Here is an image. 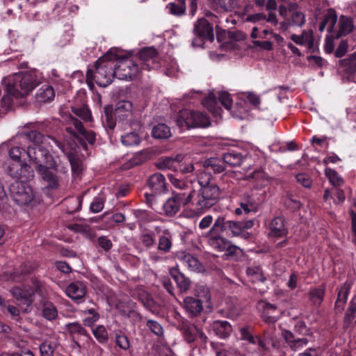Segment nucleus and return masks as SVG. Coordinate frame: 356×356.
Instances as JSON below:
<instances>
[{
	"label": "nucleus",
	"mask_w": 356,
	"mask_h": 356,
	"mask_svg": "<svg viewBox=\"0 0 356 356\" xmlns=\"http://www.w3.org/2000/svg\"><path fill=\"white\" fill-rule=\"evenodd\" d=\"M225 217L223 216H219L215 220L214 223L213 224L211 228L207 233L209 235L211 234H221L224 231L227 229V223Z\"/></svg>",
	"instance_id": "nucleus-40"
},
{
	"label": "nucleus",
	"mask_w": 356,
	"mask_h": 356,
	"mask_svg": "<svg viewBox=\"0 0 356 356\" xmlns=\"http://www.w3.org/2000/svg\"><path fill=\"white\" fill-rule=\"evenodd\" d=\"M198 184L200 188L211 187L212 185H216V184L211 183V175L210 172L200 171L197 176Z\"/></svg>",
	"instance_id": "nucleus-56"
},
{
	"label": "nucleus",
	"mask_w": 356,
	"mask_h": 356,
	"mask_svg": "<svg viewBox=\"0 0 356 356\" xmlns=\"http://www.w3.org/2000/svg\"><path fill=\"white\" fill-rule=\"evenodd\" d=\"M138 56L141 63V68L143 70H149L150 69L157 67L158 54L154 47H147L142 49Z\"/></svg>",
	"instance_id": "nucleus-9"
},
{
	"label": "nucleus",
	"mask_w": 356,
	"mask_h": 356,
	"mask_svg": "<svg viewBox=\"0 0 356 356\" xmlns=\"http://www.w3.org/2000/svg\"><path fill=\"white\" fill-rule=\"evenodd\" d=\"M356 319V296L350 302V305L346 312L344 321L346 323L350 324Z\"/></svg>",
	"instance_id": "nucleus-48"
},
{
	"label": "nucleus",
	"mask_w": 356,
	"mask_h": 356,
	"mask_svg": "<svg viewBox=\"0 0 356 356\" xmlns=\"http://www.w3.org/2000/svg\"><path fill=\"white\" fill-rule=\"evenodd\" d=\"M13 297L29 307L33 301L34 292L31 288L14 286L10 289Z\"/></svg>",
	"instance_id": "nucleus-13"
},
{
	"label": "nucleus",
	"mask_w": 356,
	"mask_h": 356,
	"mask_svg": "<svg viewBox=\"0 0 356 356\" xmlns=\"http://www.w3.org/2000/svg\"><path fill=\"white\" fill-rule=\"evenodd\" d=\"M133 112V104L130 101L122 100L119 101L115 106L113 115L115 120L112 118V113L108 112V109L105 110V116L106 124H105L108 129H113L115 127L116 121H124L130 118Z\"/></svg>",
	"instance_id": "nucleus-5"
},
{
	"label": "nucleus",
	"mask_w": 356,
	"mask_h": 356,
	"mask_svg": "<svg viewBox=\"0 0 356 356\" xmlns=\"http://www.w3.org/2000/svg\"><path fill=\"white\" fill-rule=\"evenodd\" d=\"M240 207L235 209L236 215L242 213L248 214L251 212L256 213L258 210L257 203L254 198L248 193H245L241 196L239 199Z\"/></svg>",
	"instance_id": "nucleus-14"
},
{
	"label": "nucleus",
	"mask_w": 356,
	"mask_h": 356,
	"mask_svg": "<svg viewBox=\"0 0 356 356\" xmlns=\"http://www.w3.org/2000/svg\"><path fill=\"white\" fill-rule=\"evenodd\" d=\"M325 293V286H320L318 287L311 288L308 293L309 300L314 306L318 307L323 301Z\"/></svg>",
	"instance_id": "nucleus-28"
},
{
	"label": "nucleus",
	"mask_w": 356,
	"mask_h": 356,
	"mask_svg": "<svg viewBox=\"0 0 356 356\" xmlns=\"http://www.w3.org/2000/svg\"><path fill=\"white\" fill-rule=\"evenodd\" d=\"M202 104L203 106L209 110L214 116L217 117L220 115L221 109L217 107L218 102L213 93H209V95L202 100Z\"/></svg>",
	"instance_id": "nucleus-35"
},
{
	"label": "nucleus",
	"mask_w": 356,
	"mask_h": 356,
	"mask_svg": "<svg viewBox=\"0 0 356 356\" xmlns=\"http://www.w3.org/2000/svg\"><path fill=\"white\" fill-rule=\"evenodd\" d=\"M209 118L205 113L199 111H194V120H193L192 128H204L210 125Z\"/></svg>",
	"instance_id": "nucleus-41"
},
{
	"label": "nucleus",
	"mask_w": 356,
	"mask_h": 356,
	"mask_svg": "<svg viewBox=\"0 0 356 356\" xmlns=\"http://www.w3.org/2000/svg\"><path fill=\"white\" fill-rule=\"evenodd\" d=\"M208 245L214 250L218 252H225V248L228 244L229 240L223 237L221 234H206Z\"/></svg>",
	"instance_id": "nucleus-22"
},
{
	"label": "nucleus",
	"mask_w": 356,
	"mask_h": 356,
	"mask_svg": "<svg viewBox=\"0 0 356 356\" xmlns=\"http://www.w3.org/2000/svg\"><path fill=\"white\" fill-rule=\"evenodd\" d=\"M140 241L146 248L153 247L156 243L155 234L153 232H147L140 235Z\"/></svg>",
	"instance_id": "nucleus-52"
},
{
	"label": "nucleus",
	"mask_w": 356,
	"mask_h": 356,
	"mask_svg": "<svg viewBox=\"0 0 356 356\" xmlns=\"http://www.w3.org/2000/svg\"><path fill=\"white\" fill-rule=\"evenodd\" d=\"M282 314L281 309H277L275 305L266 303L264 307L262 318L267 323H274L280 319Z\"/></svg>",
	"instance_id": "nucleus-21"
},
{
	"label": "nucleus",
	"mask_w": 356,
	"mask_h": 356,
	"mask_svg": "<svg viewBox=\"0 0 356 356\" xmlns=\"http://www.w3.org/2000/svg\"><path fill=\"white\" fill-rule=\"evenodd\" d=\"M13 200L18 204L26 205L34 198V193L30 185L24 181L15 180L9 187Z\"/></svg>",
	"instance_id": "nucleus-6"
},
{
	"label": "nucleus",
	"mask_w": 356,
	"mask_h": 356,
	"mask_svg": "<svg viewBox=\"0 0 356 356\" xmlns=\"http://www.w3.org/2000/svg\"><path fill=\"white\" fill-rule=\"evenodd\" d=\"M212 329L216 334L221 339H226L229 337L232 332V327L226 321H215L212 324Z\"/></svg>",
	"instance_id": "nucleus-25"
},
{
	"label": "nucleus",
	"mask_w": 356,
	"mask_h": 356,
	"mask_svg": "<svg viewBox=\"0 0 356 356\" xmlns=\"http://www.w3.org/2000/svg\"><path fill=\"white\" fill-rule=\"evenodd\" d=\"M246 273L250 280L254 283L264 282L266 280L262 270L259 266H253L248 268Z\"/></svg>",
	"instance_id": "nucleus-43"
},
{
	"label": "nucleus",
	"mask_w": 356,
	"mask_h": 356,
	"mask_svg": "<svg viewBox=\"0 0 356 356\" xmlns=\"http://www.w3.org/2000/svg\"><path fill=\"white\" fill-rule=\"evenodd\" d=\"M339 29L337 38L346 35L351 33L354 28L353 19L350 17L341 15L339 22Z\"/></svg>",
	"instance_id": "nucleus-30"
},
{
	"label": "nucleus",
	"mask_w": 356,
	"mask_h": 356,
	"mask_svg": "<svg viewBox=\"0 0 356 356\" xmlns=\"http://www.w3.org/2000/svg\"><path fill=\"white\" fill-rule=\"evenodd\" d=\"M117 60V54L113 50L99 58L95 65V71L88 70L86 74L88 83L95 80L96 83L101 87H106L113 81L115 73L113 72L114 61Z\"/></svg>",
	"instance_id": "nucleus-3"
},
{
	"label": "nucleus",
	"mask_w": 356,
	"mask_h": 356,
	"mask_svg": "<svg viewBox=\"0 0 356 356\" xmlns=\"http://www.w3.org/2000/svg\"><path fill=\"white\" fill-rule=\"evenodd\" d=\"M282 337L288 346L294 351L302 349L309 342L306 337H296L295 334L289 330H284L282 332Z\"/></svg>",
	"instance_id": "nucleus-15"
},
{
	"label": "nucleus",
	"mask_w": 356,
	"mask_h": 356,
	"mask_svg": "<svg viewBox=\"0 0 356 356\" xmlns=\"http://www.w3.org/2000/svg\"><path fill=\"white\" fill-rule=\"evenodd\" d=\"M325 174L326 177L328 178L330 182L334 187H338L343 185V179L338 175V173L335 170L331 168H325Z\"/></svg>",
	"instance_id": "nucleus-50"
},
{
	"label": "nucleus",
	"mask_w": 356,
	"mask_h": 356,
	"mask_svg": "<svg viewBox=\"0 0 356 356\" xmlns=\"http://www.w3.org/2000/svg\"><path fill=\"white\" fill-rule=\"evenodd\" d=\"M193 33L200 38L207 39L209 41H213L214 38L213 27L204 18L199 19L195 22Z\"/></svg>",
	"instance_id": "nucleus-11"
},
{
	"label": "nucleus",
	"mask_w": 356,
	"mask_h": 356,
	"mask_svg": "<svg viewBox=\"0 0 356 356\" xmlns=\"http://www.w3.org/2000/svg\"><path fill=\"white\" fill-rule=\"evenodd\" d=\"M22 164V163L18 161L8 163L6 167V170L11 177L19 180Z\"/></svg>",
	"instance_id": "nucleus-54"
},
{
	"label": "nucleus",
	"mask_w": 356,
	"mask_h": 356,
	"mask_svg": "<svg viewBox=\"0 0 356 356\" xmlns=\"http://www.w3.org/2000/svg\"><path fill=\"white\" fill-rule=\"evenodd\" d=\"M105 199L102 196L95 197L90 204V210L92 212L97 213L100 212L104 205Z\"/></svg>",
	"instance_id": "nucleus-64"
},
{
	"label": "nucleus",
	"mask_w": 356,
	"mask_h": 356,
	"mask_svg": "<svg viewBox=\"0 0 356 356\" xmlns=\"http://www.w3.org/2000/svg\"><path fill=\"white\" fill-rule=\"evenodd\" d=\"M140 137L135 132H130L121 137V142L125 146H135L140 143Z\"/></svg>",
	"instance_id": "nucleus-47"
},
{
	"label": "nucleus",
	"mask_w": 356,
	"mask_h": 356,
	"mask_svg": "<svg viewBox=\"0 0 356 356\" xmlns=\"http://www.w3.org/2000/svg\"><path fill=\"white\" fill-rule=\"evenodd\" d=\"M256 188H262L269 182V177L262 170H254L250 175Z\"/></svg>",
	"instance_id": "nucleus-33"
},
{
	"label": "nucleus",
	"mask_w": 356,
	"mask_h": 356,
	"mask_svg": "<svg viewBox=\"0 0 356 356\" xmlns=\"http://www.w3.org/2000/svg\"><path fill=\"white\" fill-rule=\"evenodd\" d=\"M178 3H170L167 8L171 14L176 16H181L186 13L185 0H177Z\"/></svg>",
	"instance_id": "nucleus-46"
},
{
	"label": "nucleus",
	"mask_w": 356,
	"mask_h": 356,
	"mask_svg": "<svg viewBox=\"0 0 356 356\" xmlns=\"http://www.w3.org/2000/svg\"><path fill=\"white\" fill-rule=\"evenodd\" d=\"M13 140L17 145L10 148L8 152L9 156L13 161L21 162L22 156L26 154V151L25 150L26 143H22L21 144L16 143L15 137Z\"/></svg>",
	"instance_id": "nucleus-37"
},
{
	"label": "nucleus",
	"mask_w": 356,
	"mask_h": 356,
	"mask_svg": "<svg viewBox=\"0 0 356 356\" xmlns=\"http://www.w3.org/2000/svg\"><path fill=\"white\" fill-rule=\"evenodd\" d=\"M183 306L187 314L191 317L199 315L203 309L202 300L191 296L184 298Z\"/></svg>",
	"instance_id": "nucleus-18"
},
{
	"label": "nucleus",
	"mask_w": 356,
	"mask_h": 356,
	"mask_svg": "<svg viewBox=\"0 0 356 356\" xmlns=\"http://www.w3.org/2000/svg\"><path fill=\"white\" fill-rule=\"evenodd\" d=\"M95 339L101 343H105L108 340V334L106 327L99 325L92 330Z\"/></svg>",
	"instance_id": "nucleus-49"
},
{
	"label": "nucleus",
	"mask_w": 356,
	"mask_h": 356,
	"mask_svg": "<svg viewBox=\"0 0 356 356\" xmlns=\"http://www.w3.org/2000/svg\"><path fill=\"white\" fill-rule=\"evenodd\" d=\"M117 63H114L113 72L114 77L120 80L129 81L131 80L138 73V65L129 58H124L116 60Z\"/></svg>",
	"instance_id": "nucleus-7"
},
{
	"label": "nucleus",
	"mask_w": 356,
	"mask_h": 356,
	"mask_svg": "<svg viewBox=\"0 0 356 356\" xmlns=\"http://www.w3.org/2000/svg\"><path fill=\"white\" fill-rule=\"evenodd\" d=\"M39 79L35 72L16 73L3 79L1 85L6 95L21 97L27 95L38 84Z\"/></svg>",
	"instance_id": "nucleus-2"
},
{
	"label": "nucleus",
	"mask_w": 356,
	"mask_h": 356,
	"mask_svg": "<svg viewBox=\"0 0 356 356\" xmlns=\"http://www.w3.org/2000/svg\"><path fill=\"white\" fill-rule=\"evenodd\" d=\"M182 160L183 156L181 155H178L175 158H161L156 162V165L160 170L178 171V168L180 166V162H181Z\"/></svg>",
	"instance_id": "nucleus-19"
},
{
	"label": "nucleus",
	"mask_w": 356,
	"mask_h": 356,
	"mask_svg": "<svg viewBox=\"0 0 356 356\" xmlns=\"http://www.w3.org/2000/svg\"><path fill=\"white\" fill-rule=\"evenodd\" d=\"M66 295L76 303H81L86 294V286L81 282H72L67 286Z\"/></svg>",
	"instance_id": "nucleus-10"
},
{
	"label": "nucleus",
	"mask_w": 356,
	"mask_h": 356,
	"mask_svg": "<svg viewBox=\"0 0 356 356\" xmlns=\"http://www.w3.org/2000/svg\"><path fill=\"white\" fill-rule=\"evenodd\" d=\"M154 229L158 234L161 233L159 236L158 250L165 254L170 252L172 246V238L170 232L168 229L162 231L158 226L155 227Z\"/></svg>",
	"instance_id": "nucleus-17"
},
{
	"label": "nucleus",
	"mask_w": 356,
	"mask_h": 356,
	"mask_svg": "<svg viewBox=\"0 0 356 356\" xmlns=\"http://www.w3.org/2000/svg\"><path fill=\"white\" fill-rule=\"evenodd\" d=\"M66 131L76 136L84 138L90 144L95 142V134L92 131H86L82 123L74 117H70L69 120V126L65 128Z\"/></svg>",
	"instance_id": "nucleus-8"
},
{
	"label": "nucleus",
	"mask_w": 356,
	"mask_h": 356,
	"mask_svg": "<svg viewBox=\"0 0 356 356\" xmlns=\"http://www.w3.org/2000/svg\"><path fill=\"white\" fill-rule=\"evenodd\" d=\"M15 141L20 144L29 141L33 143L32 145L27 146L26 155L29 158V161L35 164V170L42 180L47 183V188L51 189L58 188L60 181L55 172H60L66 175L67 168L57 164L53 156L49 154L47 147L51 141H53L65 154L66 151L64 145L49 136L45 137L38 131L18 133L15 136Z\"/></svg>",
	"instance_id": "nucleus-1"
},
{
	"label": "nucleus",
	"mask_w": 356,
	"mask_h": 356,
	"mask_svg": "<svg viewBox=\"0 0 356 356\" xmlns=\"http://www.w3.org/2000/svg\"><path fill=\"white\" fill-rule=\"evenodd\" d=\"M203 167L207 170H213L214 172L220 173L225 170L224 161L218 158H209L204 161Z\"/></svg>",
	"instance_id": "nucleus-34"
},
{
	"label": "nucleus",
	"mask_w": 356,
	"mask_h": 356,
	"mask_svg": "<svg viewBox=\"0 0 356 356\" xmlns=\"http://www.w3.org/2000/svg\"><path fill=\"white\" fill-rule=\"evenodd\" d=\"M195 190L190 189L188 191H182L179 193H172V197L179 203V205L184 206L191 204L194 198Z\"/></svg>",
	"instance_id": "nucleus-32"
},
{
	"label": "nucleus",
	"mask_w": 356,
	"mask_h": 356,
	"mask_svg": "<svg viewBox=\"0 0 356 356\" xmlns=\"http://www.w3.org/2000/svg\"><path fill=\"white\" fill-rule=\"evenodd\" d=\"M72 112L84 121L90 122L92 120L91 113L89 108L86 106L81 107H73Z\"/></svg>",
	"instance_id": "nucleus-57"
},
{
	"label": "nucleus",
	"mask_w": 356,
	"mask_h": 356,
	"mask_svg": "<svg viewBox=\"0 0 356 356\" xmlns=\"http://www.w3.org/2000/svg\"><path fill=\"white\" fill-rule=\"evenodd\" d=\"M66 326L71 334H77L81 336H88L87 330L77 322L68 323Z\"/></svg>",
	"instance_id": "nucleus-60"
},
{
	"label": "nucleus",
	"mask_w": 356,
	"mask_h": 356,
	"mask_svg": "<svg viewBox=\"0 0 356 356\" xmlns=\"http://www.w3.org/2000/svg\"><path fill=\"white\" fill-rule=\"evenodd\" d=\"M34 177V172L32 168L26 163H22L20 172H19V181H24L27 182L29 180L33 179Z\"/></svg>",
	"instance_id": "nucleus-55"
},
{
	"label": "nucleus",
	"mask_w": 356,
	"mask_h": 356,
	"mask_svg": "<svg viewBox=\"0 0 356 356\" xmlns=\"http://www.w3.org/2000/svg\"><path fill=\"white\" fill-rule=\"evenodd\" d=\"M57 343L56 342L46 340L40 346V351L42 356H53Z\"/></svg>",
	"instance_id": "nucleus-51"
},
{
	"label": "nucleus",
	"mask_w": 356,
	"mask_h": 356,
	"mask_svg": "<svg viewBox=\"0 0 356 356\" xmlns=\"http://www.w3.org/2000/svg\"><path fill=\"white\" fill-rule=\"evenodd\" d=\"M351 289V284L350 282H345L339 289L337 295V299L335 302V309L337 312L343 310L344 305L347 301L348 296Z\"/></svg>",
	"instance_id": "nucleus-26"
},
{
	"label": "nucleus",
	"mask_w": 356,
	"mask_h": 356,
	"mask_svg": "<svg viewBox=\"0 0 356 356\" xmlns=\"http://www.w3.org/2000/svg\"><path fill=\"white\" fill-rule=\"evenodd\" d=\"M2 312L6 315H9L12 320L18 322L21 319V312L26 313L29 312V309L27 307L24 309H20L18 307L11 305L8 301L7 304L5 305Z\"/></svg>",
	"instance_id": "nucleus-38"
},
{
	"label": "nucleus",
	"mask_w": 356,
	"mask_h": 356,
	"mask_svg": "<svg viewBox=\"0 0 356 356\" xmlns=\"http://www.w3.org/2000/svg\"><path fill=\"white\" fill-rule=\"evenodd\" d=\"M268 227L270 230L268 235L270 237H283L288 233V230L285 227L284 219L280 216L273 218L269 223Z\"/></svg>",
	"instance_id": "nucleus-16"
},
{
	"label": "nucleus",
	"mask_w": 356,
	"mask_h": 356,
	"mask_svg": "<svg viewBox=\"0 0 356 356\" xmlns=\"http://www.w3.org/2000/svg\"><path fill=\"white\" fill-rule=\"evenodd\" d=\"M178 260L191 271L202 273L204 271V266L199 260L189 253L179 252L177 254Z\"/></svg>",
	"instance_id": "nucleus-12"
},
{
	"label": "nucleus",
	"mask_w": 356,
	"mask_h": 356,
	"mask_svg": "<svg viewBox=\"0 0 356 356\" xmlns=\"http://www.w3.org/2000/svg\"><path fill=\"white\" fill-rule=\"evenodd\" d=\"M220 191L217 185L200 188L197 194L194 193L192 207L194 212L201 215L212 207L218 201Z\"/></svg>",
	"instance_id": "nucleus-4"
},
{
	"label": "nucleus",
	"mask_w": 356,
	"mask_h": 356,
	"mask_svg": "<svg viewBox=\"0 0 356 356\" xmlns=\"http://www.w3.org/2000/svg\"><path fill=\"white\" fill-rule=\"evenodd\" d=\"M194 120V111L184 109L181 111L177 118V124L181 129L192 128Z\"/></svg>",
	"instance_id": "nucleus-27"
},
{
	"label": "nucleus",
	"mask_w": 356,
	"mask_h": 356,
	"mask_svg": "<svg viewBox=\"0 0 356 356\" xmlns=\"http://www.w3.org/2000/svg\"><path fill=\"white\" fill-rule=\"evenodd\" d=\"M152 135L154 138L166 139L171 136L170 128L164 123H159L153 127Z\"/></svg>",
	"instance_id": "nucleus-36"
},
{
	"label": "nucleus",
	"mask_w": 356,
	"mask_h": 356,
	"mask_svg": "<svg viewBox=\"0 0 356 356\" xmlns=\"http://www.w3.org/2000/svg\"><path fill=\"white\" fill-rule=\"evenodd\" d=\"M55 97L54 88L49 85L42 86L36 92L35 98L39 103H46L51 102Z\"/></svg>",
	"instance_id": "nucleus-24"
},
{
	"label": "nucleus",
	"mask_w": 356,
	"mask_h": 356,
	"mask_svg": "<svg viewBox=\"0 0 356 356\" xmlns=\"http://www.w3.org/2000/svg\"><path fill=\"white\" fill-rule=\"evenodd\" d=\"M170 275L175 281L177 287L179 289L180 291L186 292L187 291L191 285L190 280L186 277L184 274L176 270H171L170 271Z\"/></svg>",
	"instance_id": "nucleus-29"
},
{
	"label": "nucleus",
	"mask_w": 356,
	"mask_h": 356,
	"mask_svg": "<svg viewBox=\"0 0 356 356\" xmlns=\"http://www.w3.org/2000/svg\"><path fill=\"white\" fill-rule=\"evenodd\" d=\"M148 186L152 192L156 194L163 193L166 191L165 179L160 173H155L149 177Z\"/></svg>",
	"instance_id": "nucleus-20"
},
{
	"label": "nucleus",
	"mask_w": 356,
	"mask_h": 356,
	"mask_svg": "<svg viewBox=\"0 0 356 356\" xmlns=\"http://www.w3.org/2000/svg\"><path fill=\"white\" fill-rule=\"evenodd\" d=\"M340 65L348 74H353L356 72V60H351L347 58L340 61Z\"/></svg>",
	"instance_id": "nucleus-62"
},
{
	"label": "nucleus",
	"mask_w": 356,
	"mask_h": 356,
	"mask_svg": "<svg viewBox=\"0 0 356 356\" xmlns=\"http://www.w3.org/2000/svg\"><path fill=\"white\" fill-rule=\"evenodd\" d=\"M223 161L225 164L236 167L243 163V156L241 153L232 150L224 154Z\"/></svg>",
	"instance_id": "nucleus-31"
},
{
	"label": "nucleus",
	"mask_w": 356,
	"mask_h": 356,
	"mask_svg": "<svg viewBox=\"0 0 356 356\" xmlns=\"http://www.w3.org/2000/svg\"><path fill=\"white\" fill-rule=\"evenodd\" d=\"M81 313L84 315H88V316L84 318L83 322L84 325L90 327H92L100 318L99 314L95 308L86 309L81 311Z\"/></svg>",
	"instance_id": "nucleus-42"
},
{
	"label": "nucleus",
	"mask_w": 356,
	"mask_h": 356,
	"mask_svg": "<svg viewBox=\"0 0 356 356\" xmlns=\"http://www.w3.org/2000/svg\"><path fill=\"white\" fill-rule=\"evenodd\" d=\"M218 99L221 104L228 111H229L232 106V99L227 92H220Z\"/></svg>",
	"instance_id": "nucleus-63"
},
{
	"label": "nucleus",
	"mask_w": 356,
	"mask_h": 356,
	"mask_svg": "<svg viewBox=\"0 0 356 356\" xmlns=\"http://www.w3.org/2000/svg\"><path fill=\"white\" fill-rule=\"evenodd\" d=\"M168 176L170 181L176 188L180 189L181 191H188L193 189L191 188V185L189 183L177 178L172 174H169Z\"/></svg>",
	"instance_id": "nucleus-59"
},
{
	"label": "nucleus",
	"mask_w": 356,
	"mask_h": 356,
	"mask_svg": "<svg viewBox=\"0 0 356 356\" xmlns=\"http://www.w3.org/2000/svg\"><path fill=\"white\" fill-rule=\"evenodd\" d=\"M135 218L138 220L139 225L154 220L152 213L147 210L137 209L133 211Z\"/></svg>",
	"instance_id": "nucleus-45"
},
{
	"label": "nucleus",
	"mask_w": 356,
	"mask_h": 356,
	"mask_svg": "<svg viewBox=\"0 0 356 356\" xmlns=\"http://www.w3.org/2000/svg\"><path fill=\"white\" fill-rule=\"evenodd\" d=\"M213 1V7L217 6L218 4L224 10L232 11L238 6V0H218V3H215V0Z\"/></svg>",
	"instance_id": "nucleus-53"
},
{
	"label": "nucleus",
	"mask_w": 356,
	"mask_h": 356,
	"mask_svg": "<svg viewBox=\"0 0 356 356\" xmlns=\"http://www.w3.org/2000/svg\"><path fill=\"white\" fill-rule=\"evenodd\" d=\"M163 209L165 216L172 217L177 213L180 209L179 203L172 196L163 204Z\"/></svg>",
	"instance_id": "nucleus-39"
},
{
	"label": "nucleus",
	"mask_w": 356,
	"mask_h": 356,
	"mask_svg": "<svg viewBox=\"0 0 356 356\" xmlns=\"http://www.w3.org/2000/svg\"><path fill=\"white\" fill-rule=\"evenodd\" d=\"M42 316L48 321L55 320L58 316L56 306L51 302H45L42 305Z\"/></svg>",
	"instance_id": "nucleus-44"
},
{
	"label": "nucleus",
	"mask_w": 356,
	"mask_h": 356,
	"mask_svg": "<svg viewBox=\"0 0 356 356\" xmlns=\"http://www.w3.org/2000/svg\"><path fill=\"white\" fill-rule=\"evenodd\" d=\"M291 39L297 44L305 46L310 49L314 45L313 31L311 30L303 31L301 35L292 34Z\"/></svg>",
	"instance_id": "nucleus-23"
},
{
	"label": "nucleus",
	"mask_w": 356,
	"mask_h": 356,
	"mask_svg": "<svg viewBox=\"0 0 356 356\" xmlns=\"http://www.w3.org/2000/svg\"><path fill=\"white\" fill-rule=\"evenodd\" d=\"M323 20L327 25V31L329 33H332L337 21V16L334 10H330Z\"/></svg>",
	"instance_id": "nucleus-58"
},
{
	"label": "nucleus",
	"mask_w": 356,
	"mask_h": 356,
	"mask_svg": "<svg viewBox=\"0 0 356 356\" xmlns=\"http://www.w3.org/2000/svg\"><path fill=\"white\" fill-rule=\"evenodd\" d=\"M138 299L147 307L150 308L154 305V300L149 293L144 290H139L138 291Z\"/></svg>",
	"instance_id": "nucleus-61"
}]
</instances>
